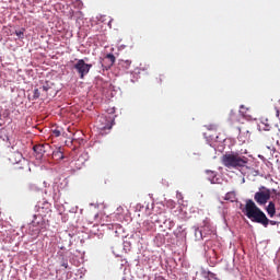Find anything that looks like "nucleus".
I'll return each mask as SVG.
<instances>
[{
	"label": "nucleus",
	"mask_w": 280,
	"mask_h": 280,
	"mask_svg": "<svg viewBox=\"0 0 280 280\" xmlns=\"http://www.w3.org/2000/svg\"><path fill=\"white\" fill-rule=\"evenodd\" d=\"M242 212L252 222H256L257 224H262L265 229H268V224L271 226H276L277 221H272L266 217V213L257 207L255 201L252 199H247L245 207L242 209Z\"/></svg>",
	"instance_id": "1"
},
{
	"label": "nucleus",
	"mask_w": 280,
	"mask_h": 280,
	"mask_svg": "<svg viewBox=\"0 0 280 280\" xmlns=\"http://www.w3.org/2000/svg\"><path fill=\"white\" fill-rule=\"evenodd\" d=\"M221 163L224 167H228V170H242V167L248 165V158L237 152H231L223 154Z\"/></svg>",
	"instance_id": "2"
},
{
	"label": "nucleus",
	"mask_w": 280,
	"mask_h": 280,
	"mask_svg": "<svg viewBox=\"0 0 280 280\" xmlns=\"http://www.w3.org/2000/svg\"><path fill=\"white\" fill-rule=\"evenodd\" d=\"M10 163L13 165L21 164L20 166L15 167V176H25V174L30 173V163L23 160V154L19 151H15L10 154L9 156Z\"/></svg>",
	"instance_id": "3"
},
{
	"label": "nucleus",
	"mask_w": 280,
	"mask_h": 280,
	"mask_svg": "<svg viewBox=\"0 0 280 280\" xmlns=\"http://www.w3.org/2000/svg\"><path fill=\"white\" fill-rule=\"evenodd\" d=\"M73 69L77 70L81 80H84L85 75H89V71L93 69V65L86 63L84 59H79L73 66Z\"/></svg>",
	"instance_id": "4"
},
{
	"label": "nucleus",
	"mask_w": 280,
	"mask_h": 280,
	"mask_svg": "<svg viewBox=\"0 0 280 280\" xmlns=\"http://www.w3.org/2000/svg\"><path fill=\"white\" fill-rule=\"evenodd\" d=\"M270 196H271L270 189L262 186L259 189V191H257L254 195V200L255 202H257V205H259L260 207H264V205H267L268 200H270Z\"/></svg>",
	"instance_id": "5"
},
{
	"label": "nucleus",
	"mask_w": 280,
	"mask_h": 280,
	"mask_svg": "<svg viewBox=\"0 0 280 280\" xmlns=\"http://www.w3.org/2000/svg\"><path fill=\"white\" fill-rule=\"evenodd\" d=\"M238 141L241 143H246V141H250V128L248 125H243L242 127H238Z\"/></svg>",
	"instance_id": "6"
},
{
	"label": "nucleus",
	"mask_w": 280,
	"mask_h": 280,
	"mask_svg": "<svg viewBox=\"0 0 280 280\" xmlns=\"http://www.w3.org/2000/svg\"><path fill=\"white\" fill-rule=\"evenodd\" d=\"M96 126L98 130H110V128H113V120L105 116H101L97 118Z\"/></svg>",
	"instance_id": "7"
},
{
	"label": "nucleus",
	"mask_w": 280,
	"mask_h": 280,
	"mask_svg": "<svg viewBox=\"0 0 280 280\" xmlns=\"http://www.w3.org/2000/svg\"><path fill=\"white\" fill-rule=\"evenodd\" d=\"M33 150L36 153L37 159H43V156L51 150V147L49 144H36Z\"/></svg>",
	"instance_id": "8"
},
{
	"label": "nucleus",
	"mask_w": 280,
	"mask_h": 280,
	"mask_svg": "<svg viewBox=\"0 0 280 280\" xmlns=\"http://www.w3.org/2000/svg\"><path fill=\"white\" fill-rule=\"evenodd\" d=\"M258 130L259 132H270V130H272L270 120H268V118H262L258 124Z\"/></svg>",
	"instance_id": "9"
},
{
	"label": "nucleus",
	"mask_w": 280,
	"mask_h": 280,
	"mask_svg": "<svg viewBox=\"0 0 280 280\" xmlns=\"http://www.w3.org/2000/svg\"><path fill=\"white\" fill-rule=\"evenodd\" d=\"M266 211L269 218H275L277 215V207L275 206V201H270L266 208Z\"/></svg>",
	"instance_id": "10"
},
{
	"label": "nucleus",
	"mask_w": 280,
	"mask_h": 280,
	"mask_svg": "<svg viewBox=\"0 0 280 280\" xmlns=\"http://www.w3.org/2000/svg\"><path fill=\"white\" fill-rule=\"evenodd\" d=\"M115 55L113 54H107L105 56V62L107 61V67H105V69H110V67H113V65H115Z\"/></svg>",
	"instance_id": "11"
},
{
	"label": "nucleus",
	"mask_w": 280,
	"mask_h": 280,
	"mask_svg": "<svg viewBox=\"0 0 280 280\" xmlns=\"http://www.w3.org/2000/svg\"><path fill=\"white\" fill-rule=\"evenodd\" d=\"M224 200H230V202H235L236 195L235 191H230L225 195Z\"/></svg>",
	"instance_id": "12"
},
{
	"label": "nucleus",
	"mask_w": 280,
	"mask_h": 280,
	"mask_svg": "<svg viewBox=\"0 0 280 280\" xmlns=\"http://www.w3.org/2000/svg\"><path fill=\"white\" fill-rule=\"evenodd\" d=\"M42 90H40V88L39 89H35L34 91H33V96L30 98V100H38V97H40V95H42Z\"/></svg>",
	"instance_id": "13"
},
{
	"label": "nucleus",
	"mask_w": 280,
	"mask_h": 280,
	"mask_svg": "<svg viewBox=\"0 0 280 280\" xmlns=\"http://www.w3.org/2000/svg\"><path fill=\"white\" fill-rule=\"evenodd\" d=\"M206 174H208L209 180L213 183V180L215 178V172H213V171H206Z\"/></svg>",
	"instance_id": "14"
},
{
	"label": "nucleus",
	"mask_w": 280,
	"mask_h": 280,
	"mask_svg": "<svg viewBox=\"0 0 280 280\" xmlns=\"http://www.w3.org/2000/svg\"><path fill=\"white\" fill-rule=\"evenodd\" d=\"M49 84H46L39 88V91H42V95H47V91H49Z\"/></svg>",
	"instance_id": "15"
},
{
	"label": "nucleus",
	"mask_w": 280,
	"mask_h": 280,
	"mask_svg": "<svg viewBox=\"0 0 280 280\" xmlns=\"http://www.w3.org/2000/svg\"><path fill=\"white\" fill-rule=\"evenodd\" d=\"M15 34L19 38H24L25 34L22 31H15Z\"/></svg>",
	"instance_id": "16"
},
{
	"label": "nucleus",
	"mask_w": 280,
	"mask_h": 280,
	"mask_svg": "<svg viewBox=\"0 0 280 280\" xmlns=\"http://www.w3.org/2000/svg\"><path fill=\"white\" fill-rule=\"evenodd\" d=\"M52 135L54 137H60V130L58 129L52 130Z\"/></svg>",
	"instance_id": "17"
},
{
	"label": "nucleus",
	"mask_w": 280,
	"mask_h": 280,
	"mask_svg": "<svg viewBox=\"0 0 280 280\" xmlns=\"http://www.w3.org/2000/svg\"><path fill=\"white\" fill-rule=\"evenodd\" d=\"M277 198H278V200H279V205H280V194H277ZM278 214H277V217L278 218H280V206H279V208H278Z\"/></svg>",
	"instance_id": "18"
},
{
	"label": "nucleus",
	"mask_w": 280,
	"mask_h": 280,
	"mask_svg": "<svg viewBox=\"0 0 280 280\" xmlns=\"http://www.w3.org/2000/svg\"><path fill=\"white\" fill-rule=\"evenodd\" d=\"M125 65H126V67L128 68V67H130V65H132V61L126 60V61H125Z\"/></svg>",
	"instance_id": "19"
},
{
	"label": "nucleus",
	"mask_w": 280,
	"mask_h": 280,
	"mask_svg": "<svg viewBox=\"0 0 280 280\" xmlns=\"http://www.w3.org/2000/svg\"><path fill=\"white\" fill-rule=\"evenodd\" d=\"M240 108H241V113H244V110H245L246 107H244V105H241Z\"/></svg>",
	"instance_id": "20"
},
{
	"label": "nucleus",
	"mask_w": 280,
	"mask_h": 280,
	"mask_svg": "<svg viewBox=\"0 0 280 280\" xmlns=\"http://www.w3.org/2000/svg\"><path fill=\"white\" fill-rule=\"evenodd\" d=\"M62 266H63V268H69V264H67V262H63Z\"/></svg>",
	"instance_id": "21"
},
{
	"label": "nucleus",
	"mask_w": 280,
	"mask_h": 280,
	"mask_svg": "<svg viewBox=\"0 0 280 280\" xmlns=\"http://www.w3.org/2000/svg\"><path fill=\"white\" fill-rule=\"evenodd\" d=\"M58 154H60V156H61V159H62V153H61V152H56V153H54L55 156L58 155Z\"/></svg>",
	"instance_id": "22"
},
{
	"label": "nucleus",
	"mask_w": 280,
	"mask_h": 280,
	"mask_svg": "<svg viewBox=\"0 0 280 280\" xmlns=\"http://www.w3.org/2000/svg\"><path fill=\"white\" fill-rule=\"evenodd\" d=\"M276 116L279 117V109L276 110Z\"/></svg>",
	"instance_id": "23"
}]
</instances>
